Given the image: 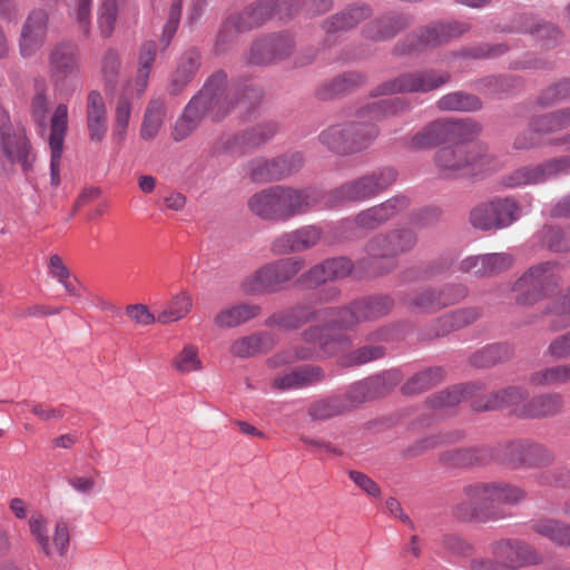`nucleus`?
<instances>
[{
	"mask_svg": "<svg viewBox=\"0 0 570 570\" xmlns=\"http://www.w3.org/2000/svg\"><path fill=\"white\" fill-rule=\"evenodd\" d=\"M409 109L410 102L400 97L368 104L357 111L355 120L327 128L320 135V140L337 154L358 153L366 149L377 137L376 121L403 114Z\"/></svg>",
	"mask_w": 570,
	"mask_h": 570,
	"instance_id": "1",
	"label": "nucleus"
},
{
	"mask_svg": "<svg viewBox=\"0 0 570 570\" xmlns=\"http://www.w3.org/2000/svg\"><path fill=\"white\" fill-rule=\"evenodd\" d=\"M226 82L227 77L222 71L214 73L207 80L204 88L193 97L176 120L173 128L174 140L181 141L190 136L205 116L219 120L240 102L236 99L234 90H227Z\"/></svg>",
	"mask_w": 570,
	"mask_h": 570,
	"instance_id": "2",
	"label": "nucleus"
},
{
	"mask_svg": "<svg viewBox=\"0 0 570 570\" xmlns=\"http://www.w3.org/2000/svg\"><path fill=\"white\" fill-rule=\"evenodd\" d=\"M493 157L482 144L441 148L435 164L444 177L476 176L493 169Z\"/></svg>",
	"mask_w": 570,
	"mask_h": 570,
	"instance_id": "3",
	"label": "nucleus"
},
{
	"mask_svg": "<svg viewBox=\"0 0 570 570\" xmlns=\"http://www.w3.org/2000/svg\"><path fill=\"white\" fill-rule=\"evenodd\" d=\"M561 282L560 266L556 262H544L528 268L513 284L515 304L529 307L556 289Z\"/></svg>",
	"mask_w": 570,
	"mask_h": 570,
	"instance_id": "4",
	"label": "nucleus"
},
{
	"mask_svg": "<svg viewBox=\"0 0 570 570\" xmlns=\"http://www.w3.org/2000/svg\"><path fill=\"white\" fill-rule=\"evenodd\" d=\"M397 179V171L393 167L377 168L354 180L347 181L332 191L335 202H365L386 188Z\"/></svg>",
	"mask_w": 570,
	"mask_h": 570,
	"instance_id": "5",
	"label": "nucleus"
},
{
	"mask_svg": "<svg viewBox=\"0 0 570 570\" xmlns=\"http://www.w3.org/2000/svg\"><path fill=\"white\" fill-rule=\"evenodd\" d=\"M520 213V206L513 197H494L475 205L469 220L476 229H501L518 220Z\"/></svg>",
	"mask_w": 570,
	"mask_h": 570,
	"instance_id": "6",
	"label": "nucleus"
},
{
	"mask_svg": "<svg viewBox=\"0 0 570 570\" xmlns=\"http://www.w3.org/2000/svg\"><path fill=\"white\" fill-rule=\"evenodd\" d=\"M49 68L55 88L65 95L72 94L80 79L78 47L72 42L56 45L49 55Z\"/></svg>",
	"mask_w": 570,
	"mask_h": 570,
	"instance_id": "7",
	"label": "nucleus"
},
{
	"mask_svg": "<svg viewBox=\"0 0 570 570\" xmlns=\"http://www.w3.org/2000/svg\"><path fill=\"white\" fill-rule=\"evenodd\" d=\"M284 7L285 0H257L240 12L227 18L219 31V41L225 42L233 32H245L261 27L281 16Z\"/></svg>",
	"mask_w": 570,
	"mask_h": 570,
	"instance_id": "8",
	"label": "nucleus"
},
{
	"mask_svg": "<svg viewBox=\"0 0 570 570\" xmlns=\"http://www.w3.org/2000/svg\"><path fill=\"white\" fill-rule=\"evenodd\" d=\"M570 174V156L550 158L537 165L519 167L502 177L501 183L507 188L542 184L561 175Z\"/></svg>",
	"mask_w": 570,
	"mask_h": 570,
	"instance_id": "9",
	"label": "nucleus"
},
{
	"mask_svg": "<svg viewBox=\"0 0 570 570\" xmlns=\"http://www.w3.org/2000/svg\"><path fill=\"white\" fill-rule=\"evenodd\" d=\"M463 493L471 502L484 507L494 503L517 505L528 498L524 489L503 481L470 483L463 488Z\"/></svg>",
	"mask_w": 570,
	"mask_h": 570,
	"instance_id": "10",
	"label": "nucleus"
},
{
	"mask_svg": "<svg viewBox=\"0 0 570 570\" xmlns=\"http://www.w3.org/2000/svg\"><path fill=\"white\" fill-rule=\"evenodd\" d=\"M20 165L23 170L30 166V146L26 131L13 125L7 116L0 118V167Z\"/></svg>",
	"mask_w": 570,
	"mask_h": 570,
	"instance_id": "11",
	"label": "nucleus"
},
{
	"mask_svg": "<svg viewBox=\"0 0 570 570\" xmlns=\"http://www.w3.org/2000/svg\"><path fill=\"white\" fill-rule=\"evenodd\" d=\"M449 80L450 75L448 72H436L434 70L405 72L380 85L374 95L429 92Z\"/></svg>",
	"mask_w": 570,
	"mask_h": 570,
	"instance_id": "12",
	"label": "nucleus"
},
{
	"mask_svg": "<svg viewBox=\"0 0 570 570\" xmlns=\"http://www.w3.org/2000/svg\"><path fill=\"white\" fill-rule=\"evenodd\" d=\"M489 551L502 570H518L541 562L538 551L517 539H500L491 542Z\"/></svg>",
	"mask_w": 570,
	"mask_h": 570,
	"instance_id": "13",
	"label": "nucleus"
},
{
	"mask_svg": "<svg viewBox=\"0 0 570 570\" xmlns=\"http://www.w3.org/2000/svg\"><path fill=\"white\" fill-rule=\"evenodd\" d=\"M394 302L386 295H376L355 301L351 307L338 311V316L334 318L332 309L315 311L307 317L315 320L321 318V313L325 314L324 317H331L330 321H346L348 317L360 318H382L385 317L393 308Z\"/></svg>",
	"mask_w": 570,
	"mask_h": 570,
	"instance_id": "14",
	"label": "nucleus"
},
{
	"mask_svg": "<svg viewBox=\"0 0 570 570\" xmlns=\"http://www.w3.org/2000/svg\"><path fill=\"white\" fill-rule=\"evenodd\" d=\"M366 257L358 262L360 268L372 277L381 276L394 269V252L389 234H377L365 247Z\"/></svg>",
	"mask_w": 570,
	"mask_h": 570,
	"instance_id": "15",
	"label": "nucleus"
},
{
	"mask_svg": "<svg viewBox=\"0 0 570 570\" xmlns=\"http://www.w3.org/2000/svg\"><path fill=\"white\" fill-rule=\"evenodd\" d=\"M285 282V261L267 263L244 277L240 288L246 294H267L282 289Z\"/></svg>",
	"mask_w": 570,
	"mask_h": 570,
	"instance_id": "16",
	"label": "nucleus"
},
{
	"mask_svg": "<svg viewBox=\"0 0 570 570\" xmlns=\"http://www.w3.org/2000/svg\"><path fill=\"white\" fill-rule=\"evenodd\" d=\"M351 323H322L305 333V340L318 344L326 353L334 354L344 348L351 340Z\"/></svg>",
	"mask_w": 570,
	"mask_h": 570,
	"instance_id": "17",
	"label": "nucleus"
},
{
	"mask_svg": "<svg viewBox=\"0 0 570 570\" xmlns=\"http://www.w3.org/2000/svg\"><path fill=\"white\" fill-rule=\"evenodd\" d=\"M250 212L264 220H278L285 214V188L272 186L248 199Z\"/></svg>",
	"mask_w": 570,
	"mask_h": 570,
	"instance_id": "18",
	"label": "nucleus"
},
{
	"mask_svg": "<svg viewBox=\"0 0 570 570\" xmlns=\"http://www.w3.org/2000/svg\"><path fill=\"white\" fill-rule=\"evenodd\" d=\"M68 129V107L65 104L57 106L51 118V130L49 145L51 149V184L58 186L60 184L59 166L62 155V146Z\"/></svg>",
	"mask_w": 570,
	"mask_h": 570,
	"instance_id": "19",
	"label": "nucleus"
},
{
	"mask_svg": "<svg viewBox=\"0 0 570 570\" xmlns=\"http://www.w3.org/2000/svg\"><path fill=\"white\" fill-rule=\"evenodd\" d=\"M48 13L45 10H33L23 23L20 36V51L23 57L32 56L40 49L47 37Z\"/></svg>",
	"mask_w": 570,
	"mask_h": 570,
	"instance_id": "20",
	"label": "nucleus"
},
{
	"mask_svg": "<svg viewBox=\"0 0 570 570\" xmlns=\"http://www.w3.org/2000/svg\"><path fill=\"white\" fill-rule=\"evenodd\" d=\"M469 30L470 24L465 21L451 20L428 24L421 29L417 36L419 43L411 50H417L420 47H438Z\"/></svg>",
	"mask_w": 570,
	"mask_h": 570,
	"instance_id": "21",
	"label": "nucleus"
},
{
	"mask_svg": "<svg viewBox=\"0 0 570 570\" xmlns=\"http://www.w3.org/2000/svg\"><path fill=\"white\" fill-rule=\"evenodd\" d=\"M528 395V391L521 386H508L475 399L472 402V407L475 411L511 409L515 414V410L521 409L520 404L527 400Z\"/></svg>",
	"mask_w": 570,
	"mask_h": 570,
	"instance_id": "22",
	"label": "nucleus"
},
{
	"mask_svg": "<svg viewBox=\"0 0 570 570\" xmlns=\"http://www.w3.org/2000/svg\"><path fill=\"white\" fill-rule=\"evenodd\" d=\"M564 407V400L560 393H543L531 399L528 403L515 410V415L523 419H543L560 414Z\"/></svg>",
	"mask_w": 570,
	"mask_h": 570,
	"instance_id": "23",
	"label": "nucleus"
},
{
	"mask_svg": "<svg viewBox=\"0 0 570 570\" xmlns=\"http://www.w3.org/2000/svg\"><path fill=\"white\" fill-rule=\"evenodd\" d=\"M86 118L89 139L101 142L107 134V107L102 95L91 90L87 97Z\"/></svg>",
	"mask_w": 570,
	"mask_h": 570,
	"instance_id": "24",
	"label": "nucleus"
},
{
	"mask_svg": "<svg viewBox=\"0 0 570 570\" xmlns=\"http://www.w3.org/2000/svg\"><path fill=\"white\" fill-rule=\"evenodd\" d=\"M353 264L346 257L327 259L314 266L305 276L304 282L308 286H316L330 281L346 277L351 274Z\"/></svg>",
	"mask_w": 570,
	"mask_h": 570,
	"instance_id": "25",
	"label": "nucleus"
},
{
	"mask_svg": "<svg viewBox=\"0 0 570 570\" xmlns=\"http://www.w3.org/2000/svg\"><path fill=\"white\" fill-rule=\"evenodd\" d=\"M285 39L282 32L269 33L255 41L249 50L247 61L250 65H268L284 50Z\"/></svg>",
	"mask_w": 570,
	"mask_h": 570,
	"instance_id": "26",
	"label": "nucleus"
},
{
	"mask_svg": "<svg viewBox=\"0 0 570 570\" xmlns=\"http://www.w3.org/2000/svg\"><path fill=\"white\" fill-rule=\"evenodd\" d=\"M530 529L556 547L570 548V523L553 518H541L532 521Z\"/></svg>",
	"mask_w": 570,
	"mask_h": 570,
	"instance_id": "27",
	"label": "nucleus"
},
{
	"mask_svg": "<svg viewBox=\"0 0 570 570\" xmlns=\"http://www.w3.org/2000/svg\"><path fill=\"white\" fill-rule=\"evenodd\" d=\"M484 389L482 383H469L465 385H453L440 391L428 399L432 409L445 410L458 405L468 396H476Z\"/></svg>",
	"mask_w": 570,
	"mask_h": 570,
	"instance_id": "28",
	"label": "nucleus"
},
{
	"mask_svg": "<svg viewBox=\"0 0 570 570\" xmlns=\"http://www.w3.org/2000/svg\"><path fill=\"white\" fill-rule=\"evenodd\" d=\"M489 454L488 448H459L441 452L439 460L449 468H468L487 463Z\"/></svg>",
	"mask_w": 570,
	"mask_h": 570,
	"instance_id": "29",
	"label": "nucleus"
},
{
	"mask_svg": "<svg viewBox=\"0 0 570 570\" xmlns=\"http://www.w3.org/2000/svg\"><path fill=\"white\" fill-rule=\"evenodd\" d=\"M445 142L454 145H472L473 139L481 132V126L470 119L452 120L442 119Z\"/></svg>",
	"mask_w": 570,
	"mask_h": 570,
	"instance_id": "30",
	"label": "nucleus"
},
{
	"mask_svg": "<svg viewBox=\"0 0 570 570\" xmlns=\"http://www.w3.org/2000/svg\"><path fill=\"white\" fill-rule=\"evenodd\" d=\"M371 14L372 9L367 4L351 7L347 10L326 19L323 23V29L326 33L345 31L355 27L362 20L367 19Z\"/></svg>",
	"mask_w": 570,
	"mask_h": 570,
	"instance_id": "31",
	"label": "nucleus"
},
{
	"mask_svg": "<svg viewBox=\"0 0 570 570\" xmlns=\"http://www.w3.org/2000/svg\"><path fill=\"white\" fill-rule=\"evenodd\" d=\"M275 338L267 333L254 334L236 340L230 346L234 356L247 358L266 353L275 346Z\"/></svg>",
	"mask_w": 570,
	"mask_h": 570,
	"instance_id": "32",
	"label": "nucleus"
},
{
	"mask_svg": "<svg viewBox=\"0 0 570 570\" xmlns=\"http://www.w3.org/2000/svg\"><path fill=\"white\" fill-rule=\"evenodd\" d=\"M445 379V371L441 366H433L417 372L411 376L402 386V392L407 395L423 393Z\"/></svg>",
	"mask_w": 570,
	"mask_h": 570,
	"instance_id": "33",
	"label": "nucleus"
},
{
	"mask_svg": "<svg viewBox=\"0 0 570 570\" xmlns=\"http://www.w3.org/2000/svg\"><path fill=\"white\" fill-rule=\"evenodd\" d=\"M409 24L410 19L405 16H390L367 24L364 32L366 38L382 41L392 38Z\"/></svg>",
	"mask_w": 570,
	"mask_h": 570,
	"instance_id": "34",
	"label": "nucleus"
},
{
	"mask_svg": "<svg viewBox=\"0 0 570 570\" xmlns=\"http://www.w3.org/2000/svg\"><path fill=\"white\" fill-rule=\"evenodd\" d=\"M48 275L56 279L65 291L71 296H81V284L70 269L67 267L62 258L58 254H52L48 259Z\"/></svg>",
	"mask_w": 570,
	"mask_h": 570,
	"instance_id": "35",
	"label": "nucleus"
},
{
	"mask_svg": "<svg viewBox=\"0 0 570 570\" xmlns=\"http://www.w3.org/2000/svg\"><path fill=\"white\" fill-rule=\"evenodd\" d=\"M157 46L154 41H147L141 45L138 56V70L134 82L128 83L136 91V96L140 97L148 85L149 73L156 58Z\"/></svg>",
	"mask_w": 570,
	"mask_h": 570,
	"instance_id": "36",
	"label": "nucleus"
},
{
	"mask_svg": "<svg viewBox=\"0 0 570 570\" xmlns=\"http://www.w3.org/2000/svg\"><path fill=\"white\" fill-rule=\"evenodd\" d=\"M512 355L513 350L511 346L507 344H491L472 354L470 363L478 368H490L509 361Z\"/></svg>",
	"mask_w": 570,
	"mask_h": 570,
	"instance_id": "37",
	"label": "nucleus"
},
{
	"mask_svg": "<svg viewBox=\"0 0 570 570\" xmlns=\"http://www.w3.org/2000/svg\"><path fill=\"white\" fill-rule=\"evenodd\" d=\"M285 169L283 158L264 159L256 158L247 166L248 176L253 181L265 183L279 179Z\"/></svg>",
	"mask_w": 570,
	"mask_h": 570,
	"instance_id": "38",
	"label": "nucleus"
},
{
	"mask_svg": "<svg viewBox=\"0 0 570 570\" xmlns=\"http://www.w3.org/2000/svg\"><path fill=\"white\" fill-rule=\"evenodd\" d=\"M527 441H510L489 449V460H495L512 469L522 468Z\"/></svg>",
	"mask_w": 570,
	"mask_h": 570,
	"instance_id": "39",
	"label": "nucleus"
},
{
	"mask_svg": "<svg viewBox=\"0 0 570 570\" xmlns=\"http://www.w3.org/2000/svg\"><path fill=\"white\" fill-rule=\"evenodd\" d=\"M200 56L195 49H189L180 57L177 69L171 78L170 91L178 94L193 78L199 67Z\"/></svg>",
	"mask_w": 570,
	"mask_h": 570,
	"instance_id": "40",
	"label": "nucleus"
},
{
	"mask_svg": "<svg viewBox=\"0 0 570 570\" xmlns=\"http://www.w3.org/2000/svg\"><path fill=\"white\" fill-rule=\"evenodd\" d=\"M537 386H559L570 383V363L558 364L533 372L529 379Z\"/></svg>",
	"mask_w": 570,
	"mask_h": 570,
	"instance_id": "41",
	"label": "nucleus"
},
{
	"mask_svg": "<svg viewBox=\"0 0 570 570\" xmlns=\"http://www.w3.org/2000/svg\"><path fill=\"white\" fill-rule=\"evenodd\" d=\"M444 142L443 121L439 119L430 122L421 131L412 136L407 146L414 150H422Z\"/></svg>",
	"mask_w": 570,
	"mask_h": 570,
	"instance_id": "42",
	"label": "nucleus"
},
{
	"mask_svg": "<svg viewBox=\"0 0 570 570\" xmlns=\"http://www.w3.org/2000/svg\"><path fill=\"white\" fill-rule=\"evenodd\" d=\"M191 307V294L187 291H180L163 305L158 317L167 321H180L189 315Z\"/></svg>",
	"mask_w": 570,
	"mask_h": 570,
	"instance_id": "43",
	"label": "nucleus"
},
{
	"mask_svg": "<svg viewBox=\"0 0 570 570\" xmlns=\"http://www.w3.org/2000/svg\"><path fill=\"white\" fill-rule=\"evenodd\" d=\"M165 102L160 99L151 100L145 111L140 136L145 140L154 139L164 122Z\"/></svg>",
	"mask_w": 570,
	"mask_h": 570,
	"instance_id": "44",
	"label": "nucleus"
},
{
	"mask_svg": "<svg viewBox=\"0 0 570 570\" xmlns=\"http://www.w3.org/2000/svg\"><path fill=\"white\" fill-rule=\"evenodd\" d=\"M136 95V91L134 88L127 87L125 90V95L120 97L116 105L115 110V119L112 125V138L117 142L124 141L127 129L129 126V119L131 115V104L128 99V96Z\"/></svg>",
	"mask_w": 570,
	"mask_h": 570,
	"instance_id": "45",
	"label": "nucleus"
},
{
	"mask_svg": "<svg viewBox=\"0 0 570 570\" xmlns=\"http://www.w3.org/2000/svg\"><path fill=\"white\" fill-rule=\"evenodd\" d=\"M404 303L413 311L433 312L451 303V299L443 297L441 293H436L434 289H423L409 296Z\"/></svg>",
	"mask_w": 570,
	"mask_h": 570,
	"instance_id": "46",
	"label": "nucleus"
},
{
	"mask_svg": "<svg viewBox=\"0 0 570 570\" xmlns=\"http://www.w3.org/2000/svg\"><path fill=\"white\" fill-rule=\"evenodd\" d=\"M325 377L324 371L316 365H301L287 372V389H302L320 383Z\"/></svg>",
	"mask_w": 570,
	"mask_h": 570,
	"instance_id": "47",
	"label": "nucleus"
},
{
	"mask_svg": "<svg viewBox=\"0 0 570 570\" xmlns=\"http://www.w3.org/2000/svg\"><path fill=\"white\" fill-rule=\"evenodd\" d=\"M532 125L544 135L559 132L570 126V107L541 115L532 120Z\"/></svg>",
	"mask_w": 570,
	"mask_h": 570,
	"instance_id": "48",
	"label": "nucleus"
},
{
	"mask_svg": "<svg viewBox=\"0 0 570 570\" xmlns=\"http://www.w3.org/2000/svg\"><path fill=\"white\" fill-rule=\"evenodd\" d=\"M541 135H543L542 131H537V129H534L533 125L531 124V128L529 130L522 132L515 138L513 147L515 149H531L541 145H549L566 146L567 148H570V134L566 136L549 138L547 140H543Z\"/></svg>",
	"mask_w": 570,
	"mask_h": 570,
	"instance_id": "49",
	"label": "nucleus"
},
{
	"mask_svg": "<svg viewBox=\"0 0 570 570\" xmlns=\"http://www.w3.org/2000/svg\"><path fill=\"white\" fill-rule=\"evenodd\" d=\"M348 406L340 397L314 401L308 407V415L314 421H324L343 414Z\"/></svg>",
	"mask_w": 570,
	"mask_h": 570,
	"instance_id": "50",
	"label": "nucleus"
},
{
	"mask_svg": "<svg viewBox=\"0 0 570 570\" xmlns=\"http://www.w3.org/2000/svg\"><path fill=\"white\" fill-rule=\"evenodd\" d=\"M438 107L449 111H474L481 108V101L472 95L451 92L438 100Z\"/></svg>",
	"mask_w": 570,
	"mask_h": 570,
	"instance_id": "51",
	"label": "nucleus"
},
{
	"mask_svg": "<svg viewBox=\"0 0 570 570\" xmlns=\"http://www.w3.org/2000/svg\"><path fill=\"white\" fill-rule=\"evenodd\" d=\"M259 305L249 302H238L224 307L216 321H250L261 316Z\"/></svg>",
	"mask_w": 570,
	"mask_h": 570,
	"instance_id": "52",
	"label": "nucleus"
},
{
	"mask_svg": "<svg viewBox=\"0 0 570 570\" xmlns=\"http://www.w3.org/2000/svg\"><path fill=\"white\" fill-rule=\"evenodd\" d=\"M554 460L553 454L543 445L527 441L522 468H547Z\"/></svg>",
	"mask_w": 570,
	"mask_h": 570,
	"instance_id": "53",
	"label": "nucleus"
},
{
	"mask_svg": "<svg viewBox=\"0 0 570 570\" xmlns=\"http://www.w3.org/2000/svg\"><path fill=\"white\" fill-rule=\"evenodd\" d=\"M173 367L181 374L198 372L203 368L198 351L193 345L185 346L173 360Z\"/></svg>",
	"mask_w": 570,
	"mask_h": 570,
	"instance_id": "54",
	"label": "nucleus"
},
{
	"mask_svg": "<svg viewBox=\"0 0 570 570\" xmlns=\"http://www.w3.org/2000/svg\"><path fill=\"white\" fill-rule=\"evenodd\" d=\"M454 514L456 518L465 521L479 522L497 521L505 517L504 513L499 509L483 511L475 508H470L466 503H459L454 509Z\"/></svg>",
	"mask_w": 570,
	"mask_h": 570,
	"instance_id": "55",
	"label": "nucleus"
},
{
	"mask_svg": "<svg viewBox=\"0 0 570 570\" xmlns=\"http://www.w3.org/2000/svg\"><path fill=\"white\" fill-rule=\"evenodd\" d=\"M374 399L389 393L401 380L397 371H386L379 375L365 379Z\"/></svg>",
	"mask_w": 570,
	"mask_h": 570,
	"instance_id": "56",
	"label": "nucleus"
},
{
	"mask_svg": "<svg viewBox=\"0 0 570 570\" xmlns=\"http://www.w3.org/2000/svg\"><path fill=\"white\" fill-rule=\"evenodd\" d=\"M364 82V77L357 72L344 73L334 78L328 85V92L321 91L320 96L324 99L333 95H340L348 91Z\"/></svg>",
	"mask_w": 570,
	"mask_h": 570,
	"instance_id": "57",
	"label": "nucleus"
},
{
	"mask_svg": "<svg viewBox=\"0 0 570 570\" xmlns=\"http://www.w3.org/2000/svg\"><path fill=\"white\" fill-rule=\"evenodd\" d=\"M321 238L317 228L306 227L287 235V247L291 250H303L314 246Z\"/></svg>",
	"mask_w": 570,
	"mask_h": 570,
	"instance_id": "58",
	"label": "nucleus"
},
{
	"mask_svg": "<svg viewBox=\"0 0 570 570\" xmlns=\"http://www.w3.org/2000/svg\"><path fill=\"white\" fill-rule=\"evenodd\" d=\"M315 204L311 191L287 188V216L306 212Z\"/></svg>",
	"mask_w": 570,
	"mask_h": 570,
	"instance_id": "59",
	"label": "nucleus"
},
{
	"mask_svg": "<svg viewBox=\"0 0 570 570\" xmlns=\"http://www.w3.org/2000/svg\"><path fill=\"white\" fill-rule=\"evenodd\" d=\"M570 98V79L561 80L541 92L538 104L548 107Z\"/></svg>",
	"mask_w": 570,
	"mask_h": 570,
	"instance_id": "60",
	"label": "nucleus"
},
{
	"mask_svg": "<svg viewBox=\"0 0 570 570\" xmlns=\"http://www.w3.org/2000/svg\"><path fill=\"white\" fill-rule=\"evenodd\" d=\"M387 234L395 256L411 250L417 242L416 235L410 228L394 229Z\"/></svg>",
	"mask_w": 570,
	"mask_h": 570,
	"instance_id": "61",
	"label": "nucleus"
},
{
	"mask_svg": "<svg viewBox=\"0 0 570 570\" xmlns=\"http://www.w3.org/2000/svg\"><path fill=\"white\" fill-rule=\"evenodd\" d=\"M117 18V0H104L98 11V26L104 37H109Z\"/></svg>",
	"mask_w": 570,
	"mask_h": 570,
	"instance_id": "62",
	"label": "nucleus"
},
{
	"mask_svg": "<svg viewBox=\"0 0 570 570\" xmlns=\"http://www.w3.org/2000/svg\"><path fill=\"white\" fill-rule=\"evenodd\" d=\"M534 480L543 487H566L570 481V473L563 468L546 469L538 472Z\"/></svg>",
	"mask_w": 570,
	"mask_h": 570,
	"instance_id": "63",
	"label": "nucleus"
},
{
	"mask_svg": "<svg viewBox=\"0 0 570 570\" xmlns=\"http://www.w3.org/2000/svg\"><path fill=\"white\" fill-rule=\"evenodd\" d=\"M420 338L422 341H432L449 335L461 328L460 323H422Z\"/></svg>",
	"mask_w": 570,
	"mask_h": 570,
	"instance_id": "64",
	"label": "nucleus"
}]
</instances>
